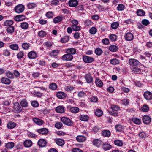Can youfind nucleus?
<instances>
[{"mask_svg": "<svg viewBox=\"0 0 152 152\" xmlns=\"http://www.w3.org/2000/svg\"><path fill=\"white\" fill-rule=\"evenodd\" d=\"M45 15L48 18H53L54 14L52 12L49 11L47 12Z\"/></svg>", "mask_w": 152, "mask_h": 152, "instance_id": "50", "label": "nucleus"}, {"mask_svg": "<svg viewBox=\"0 0 152 152\" xmlns=\"http://www.w3.org/2000/svg\"><path fill=\"white\" fill-rule=\"evenodd\" d=\"M33 144L32 141L29 140H25L23 143L24 146L26 148H29L31 147Z\"/></svg>", "mask_w": 152, "mask_h": 152, "instance_id": "11", "label": "nucleus"}, {"mask_svg": "<svg viewBox=\"0 0 152 152\" xmlns=\"http://www.w3.org/2000/svg\"><path fill=\"white\" fill-rule=\"evenodd\" d=\"M1 81L2 83L9 85L11 83L10 80L8 78L3 77L1 79Z\"/></svg>", "mask_w": 152, "mask_h": 152, "instance_id": "14", "label": "nucleus"}, {"mask_svg": "<svg viewBox=\"0 0 152 152\" xmlns=\"http://www.w3.org/2000/svg\"><path fill=\"white\" fill-rule=\"evenodd\" d=\"M47 142L44 139H40L38 142V145L41 147H44L46 145Z\"/></svg>", "mask_w": 152, "mask_h": 152, "instance_id": "16", "label": "nucleus"}, {"mask_svg": "<svg viewBox=\"0 0 152 152\" xmlns=\"http://www.w3.org/2000/svg\"><path fill=\"white\" fill-rule=\"evenodd\" d=\"M114 144L118 146H121L123 145V142L121 141L118 140H116L114 141Z\"/></svg>", "mask_w": 152, "mask_h": 152, "instance_id": "45", "label": "nucleus"}, {"mask_svg": "<svg viewBox=\"0 0 152 152\" xmlns=\"http://www.w3.org/2000/svg\"><path fill=\"white\" fill-rule=\"evenodd\" d=\"M102 52V50L100 48H98L96 49V54L98 56L101 55Z\"/></svg>", "mask_w": 152, "mask_h": 152, "instance_id": "64", "label": "nucleus"}, {"mask_svg": "<svg viewBox=\"0 0 152 152\" xmlns=\"http://www.w3.org/2000/svg\"><path fill=\"white\" fill-rule=\"evenodd\" d=\"M61 121L65 125L71 126L73 124V122L67 117H64L61 118Z\"/></svg>", "mask_w": 152, "mask_h": 152, "instance_id": "1", "label": "nucleus"}, {"mask_svg": "<svg viewBox=\"0 0 152 152\" xmlns=\"http://www.w3.org/2000/svg\"><path fill=\"white\" fill-rule=\"evenodd\" d=\"M65 51L66 53L71 54L72 55L75 54L76 52V50L74 48L66 49H65Z\"/></svg>", "mask_w": 152, "mask_h": 152, "instance_id": "18", "label": "nucleus"}, {"mask_svg": "<svg viewBox=\"0 0 152 152\" xmlns=\"http://www.w3.org/2000/svg\"><path fill=\"white\" fill-rule=\"evenodd\" d=\"M33 121L36 124L39 125H42L44 123L42 120L36 118H33Z\"/></svg>", "mask_w": 152, "mask_h": 152, "instance_id": "25", "label": "nucleus"}, {"mask_svg": "<svg viewBox=\"0 0 152 152\" xmlns=\"http://www.w3.org/2000/svg\"><path fill=\"white\" fill-rule=\"evenodd\" d=\"M44 44L46 47L49 48L52 45L53 43L51 42L47 41L45 42Z\"/></svg>", "mask_w": 152, "mask_h": 152, "instance_id": "63", "label": "nucleus"}, {"mask_svg": "<svg viewBox=\"0 0 152 152\" xmlns=\"http://www.w3.org/2000/svg\"><path fill=\"white\" fill-rule=\"evenodd\" d=\"M74 88L73 86H68L64 88V90L66 91L69 92L72 91Z\"/></svg>", "mask_w": 152, "mask_h": 152, "instance_id": "56", "label": "nucleus"}, {"mask_svg": "<svg viewBox=\"0 0 152 152\" xmlns=\"http://www.w3.org/2000/svg\"><path fill=\"white\" fill-rule=\"evenodd\" d=\"M77 141L79 142H84L86 140V137L83 135H78L76 137Z\"/></svg>", "mask_w": 152, "mask_h": 152, "instance_id": "20", "label": "nucleus"}, {"mask_svg": "<svg viewBox=\"0 0 152 152\" xmlns=\"http://www.w3.org/2000/svg\"><path fill=\"white\" fill-rule=\"evenodd\" d=\"M144 97L148 100H150L152 98V93L149 91H146L144 94Z\"/></svg>", "mask_w": 152, "mask_h": 152, "instance_id": "15", "label": "nucleus"}, {"mask_svg": "<svg viewBox=\"0 0 152 152\" xmlns=\"http://www.w3.org/2000/svg\"><path fill=\"white\" fill-rule=\"evenodd\" d=\"M24 53L23 51H20L18 53L17 55V58L18 59H21L23 56Z\"/></svg>", "mask_w": 152, "mask_h": 152, "instance_id": "61", "label": "nucleus"}, {"mask_svg": "<svg viewBox=\"0 0 152 152\" xmlns=\"http://www.w3.org/2000/svg\"><path fill=\"white\" fill-rule=\"evenodd\" d=\"M102 135L105 137H109L111 135L110 131L107 130H104L102 132Z\"/></svg>", "mask_w": 152, "mask_h": 152, "instance_id": "22", "label": "nucleus"}, {"mask_svg": "<svg viewBox=\"0 0 152 152\" xmlns=\"http://www.w3.org/2000/svg\"><path fill=\"white\" fill-rule=\"evenodd\" d=\"M28 56L30 59H35L38 56L37 53L34 51H31L28 54Z\"/></svg>", "mask_w": 152, "mask_h": 152, "instance_id": "10", "label": "nucleus"}, {"mask_svg": "<svg viewBox=\"0 0 152 152\" xmlns=\"http://www.w3.org/2000/svg\"><path fill=\"white\" fill-rule=\"evenodd\" d=\"M85 78L87 82L88 83H91L93 80V78L90 75L87 74L85 76Z\"/></svg>", "mask_w": 152, "mask_h": 152, "instance_id": "37", "label": "nucleus"}, {"mask_svg": "<svg viewBox=\"0 0 152 152\" xmlns=\"http://www.w3.org/2000/svg\"><path fill=\"white\" fill-rule=\"evenodd\" d=\"M62 124L61 122H57L55 124V126L56 128L59 129L62 127Z\"/></svg>", "mask_w": 152, "mask_h": 152, "instance_id": "60", "label": "nucleus"}, {"mask_svg": "<svg viewBox=\"0 0 152 152\" xmlns=\"http://www.w3.org/2000/svg\"><path fill=\"white\" fill-rule=\"evenodd\" d=\"M37 131L39 134L42 135L47 134L48 132V129L45 128L38 129L37 130Z\"/></svg>", "mask_w": 152, "mask_h": 152, "instance_id": "8", "label": "nucleus"}, {"mask_svg": "<svg viewBox=\"0 0 152 152\" xmlns=\"http://www.w3.org/2000/svg\"><path fill=\"white\" fill-rule=\"evenodd\" d=\"M7 127L9 129H12L14 128L16 126V124L15 123L13 122H10L8 123L7 124Z\"/></svg>", "mask_w": 152, "mask_h": 152, "instance_id": "30", "label": "nucleus"}, {"mask_svg": "<svg viewBox=\"0 0 152 152\" xmlns=\"http://www.w3.org/2000/svg\"><path fill=\"white\" fill-rule=\"evenodd\" d=\"M112 109L115 111H118L120 110V107L115 105H113L111 106Z\"/></svg>", "mask_w": 152, "mask_h": 152, "instance_id": "59", "label": "nucleus"}, {"mask_svg": "<svg viewBox=\"0 0 152 152\" xmlns=\"http://www.w3.org/2000/svg\"><path fill=\"white\" fill-rule=\"evenodd\" d=\"M15 30V28L13 26H10L8 27L6 29V31L8 34H12L13 33Z\"/></svg>", "mask_w": 152, "mask_h": 152, "instance_id": "32", "label": "nucleus"}, {"mask_svg": "<svg viewBox=\"0 0 152 152\" xmlns=\"http://www.w3.org/2000/svg\"><path fill=\"white\" fill-rule=\"evenodd\" d=\"M124 38L126 41H130L133 39L134 36L132 33L129 32L126 34Z\"/></svg>", "mask_w": 152, "mask_h": 152, "instance_id": "7", "label": "nucleus"}, {"mask_svg": "<svg viewBox=\"0 0 152 152\" xmlns=\"http://www.w3.org/2000/svg\"><path fill=\"white\" fill-rule=\"evenodd\" d=\"M10 48L14 50H17L19 48L18 45L16 44H12L9 46Z\"/></svg>", "mask_w": 152, "mask_h": 152, "instance_id": "31", "label": "nucleus"}, {"mask_svg": "<svg viewBox=\"0 0 152 152\" xmlns=\"http://www.w3.org/2000/svg\"><path fill=\"white\" fill-rule=\"evenodd\" d=\"M34 84L36 86L35 88H39L40 86H42L43 85V83L42 81H35L34 83Z\"/></svg>", "mask_w": 152, "mask_h": 152, "instance_id": "46", "label": "nucleus"}, {"mask_svg": "<svg viewBox=\"0 0 152 152\" xmlns=\"http://www.w3.org/2000/svg\"><path fill=\"white\" fill-rule=\"evenodd\" d=\"M3 54L5 56H8L10 55V50L6 49L3 50Z\"/></svg>", "mask_w": 152, "mask_h": 152, "instance_id": "55", "label": "nucleus"}, {"mask_svg": "<svg viewBox=\"0 0 152 152\" xmlns=\"http://www.w3.org/2000/svg\"><path fill=\"white\" fill-rule=\"evenodd\" d=\"M32 94L34 96L38 97H40L43 95L42 93L39 91H34L32 92Z\"/></svg>", "mask_w": 152, "mask_h": 152, "instance_id": "33", "label": "nucleus"}, {"mask_svg": "<svg viewBox=\"0 0 152 152\" xmlns=\"http://www.w3.org/2000/svg\"><path fill=\"white\" fill-rule=\"evenodd\" d=\"M88 116L86 115H82L79 116L80 119L83 121H86L89 119Z\"/></svg>", "mask_w": 152, "mask_h": 152, "instance_id": "27", "label": "nucleus"}, {"mask_svg": "<svg viewBox=\"0 0 152 152\" xmlns=\"http://www.w3.org/2000/svg\"><path fill=\"white\" fill-rule=\"evenodd\" d=\"M72 27L73 30L74 31H78L80 29V27L77 25H72Z\"/></svg>", "mask_w": 152, "mask_h": 152, "instance_id": "62", "label": "nucleus"}, {"mask_svg": "<svg viewBox=\"0 0 152 152\" xmlns=\"http://www.w3.org/2000/svg\"><path fill=\"white\" fill-rule=\"evenodd\" d=\"M141 110L144 112H147L149 110L148 106L146 104H144L141 108Z\"/></svg>", "mask_w": 152, "mask_h": 152, "instance_id": "49", "label": "nucleus"}, {"mask_svg": "<svg viewBox=\"0 0 152 152\" xmlns=\"http://www.w3.org/2000/svg\"><path fill=\"white\" fill-rule=\"evenodd\" d=\"M115 127L116 130V131L119 132H121L122 131V129H123L122 126L120 124L116 125L115 126Z\"/></svg>", "mask_w": 152, "mask_h": 152, "instance_id": "53", "label": "nucleus"}, {"mask_svg": "<svg viewBox=\"0 0 152 152\" xmlns=\"http://www.w3.org/2000/svg\"><path fill=\"white\" fill-rule=\"evenodd\" d=\"M57 97L61 99H64L67 97V94L64 92L59 91L57 92L56 94Z\"/></svg>", "mask_w": 152, "mask_h": 152, "instance_id": "5", "label": "nucleus"}, {"mask_svg": "<svg viewBox=\"0 0 152 152\" xmlns=\"http://www.w3.org/2000/svg\"><path fill=\"white\" fill-rule=\"evenodd\" d=\"M73 58V56L72 55L67 53L62 56L61 59L64 61H70Z\"/></svg>", "mask_w": 152, "mask_h": 152, "instance_id": "4", "label": "nucleus"}, {"mask_svg": "<svg viewBox=\"0 0 152 152\" xmlns=\"http://www.w3.org/2000/svg\"><path fill=\"white\" fill-rule=\"evenodd\" d=\"M23 48L24 50L28 49L30 47L29 44L27 43H23L22 45Z\"/></svg>", "mask_w": 152, "mask_h": 152, "instance_id": "57", "label": "nucleus"}, {"mask_svg": "<svg viewBox=\"0 0 152 152\" xmlns=\"http://www.w3.org/2000/svg\"><path fill=\"white\" fill-rule=\"evenodd\" d=\"M15 145V143L13 142H8L5 144V147L7 149H12Z\"/></svg>", "mask_w": 152, "mask_h": 152, "instance_id": "24", "label": "nucleus"}, {"mask_svg": "<svg viewBox=\"0 0 152 152\" xmlns=\"http://www.w3.org/2000/svg\"><path fill=\"white\" fill-rule=\"evenodd\" d=\"M22 110V109L19 103L18 102L15 103L13 107V111L15 113H19Z\"/></svg>", "mask_w": 152, "mask_h": 152, "instance_id": "3", "label": "nucleus"}, {"mask_svg": "<svg viewBox=\"0 0 152 152\" xmlns=\"http://www.w3.org/2000/svg\"><path fill=\"white\" fill-rule=\"evenodd\" d=\"M103 144V142L99 139H96V146L99 147Z\"/></svg>", "mask_w": 152, "mask_h": 152, "instance_id": "43", "label": "nucleus"}, {"mask_svg": "<svg viewBox=\"0 0 152 152\" xmlns=\"http://www.w3.org/2000/svg\"><path fill=\"white\" fill-rule=\"evenodd\" d=\"M130 65L132 66H137L139 63V61L137 60L134 59H130L129 60Z\"/></svg>", "mask_w": 152, "mask_h": 152, "instance_id": "12", "label": "nucleus"}, {"mask_svg": "<svg viewBox=\"0 0 152 152\" xmlns=\"http://www.w3.org/2000/svg\"><path fill=\"white\" fill-rule=\"evenodd\" d=\"M24 9L25 7L24 5L19 4L15 6L14 10L16 13H20L24 11Z\"/></svg>", "mask_w": 152, "mask_h": 152, "instance_id": "2", "label": "nucleus"}, {"mask_svg": "<svg viewBox=\"0 0 152 152\" xmlns=\"http://www.w3.org/2000/svg\"><path fill=\"white\" fill-rule=\"evenodd\" d=\"M110 50L113 52H115L118 51V46L115 45H111L109 47Z\"/></svg>", "mask_w": 152, "mask_h": 152, "instance_id": "28", "label": "nucleus"}, {"mask_svg": "<svg viewBox=\"0 0 152 152\" xmlns=\"http://www.w3.org/2000/svg\"><path fill=\"white\" fill-rule=\"evenodd\" d=\"M59 53V51L58 50H53L50 53L49 55L50 56L54 57L57 56Z\"/></svg>", "mask_w": 152, "mask_h": 152, "instance_id": "26", "label": "nucleus"}, {"mask_svg": "<svg viewBox=\"0 0 152 152\" xmlns=\"http://www.w3.org/2000/svg\"><path fill=\"white\" fill-rule=\"evenodd\" d=\"M36 4L34 3H30L27 4L28 8L29 9H32L36 7Z\"/></svg>", "mask_w": 152, "mask_h": 152, "instance_id": "41", "label": "nucleus"}, {"mask_svg": "<svg viewBox=\"0 0 152 152\" xmlns=\"http://www.w3.org/2000/svg\"><path fill=\"white\" fill-rule=\"evenodd\" d=\"M55 111L57 113H62L64 112V109L63 106H59L56 108Z\"/></svg>", "mask_w": 152, "mask_h": 152, "instance_id": "23", "label": "nucleus"}, {"mask_svg": "<svg viewBox=\"0 0 152 152\" xmlns=\"http://www.w3.org/2000/svg\"><path fill=\"white\" fill-rule=\"evenodd\" d=\"M55 142L58 145L60 146H62L64 144V140L60 138H57L55 139Z\"/></svg>", "mask_w": 152, "mask_h": 152, "instance_id": "17", "label": "nucleus"}, {"mask_svg": "<svg viewBox=\"0 0 152 152\" xmlns=\"http://www.w3.org/2000/svg\"><path fill=\"white\" fill-rule=\"evenodd\" d=\"M145 13V12L142 10H138L137 11V14L138 16H143Z\"/></svg>", "mask_w": 152, "mask_h": 152, "instance_id": "51", "label": "nucleus"}, {"mask_svg": "<svg viewBox=\"0 0 152 152\" xmlns=\"http://www.w3.org/2000/svg\"><path fill=\"white\" fill-rule=\"evenodd\" d=\"M20 104L22 107H26L28 106V103L26 99H23L20 102Z\"/></svg>", "mask_w": 152, "mask_h": 152, "instance_id": "19", "label": "nucleus"}, {"mask_svg": "<svg viewBox=\"0 0 152 152\" xmlns=\"http://www.w3.org/2000/svg\"><path fill=\"white\" fill-rule=\"evenodd\" d=\"M102 147L105 151H107L110 149L112 148V146L109 144L104 143H103Z\"/></svg>", "mask_w": 152, "mask_h": 152, "instance_id": "21", "label": "nucleus"}, {"mask_svg": "<svg viewBox=\"0 0 152 152\" xmlns=\"http://www.w3.org/2000/svg\"><path fill=\"white\" fill-rule=\"evenodd\" d=\"M79 109L76 107H72L70 108V111L72 113H76L79 112Z\"/></svg>", "mask_w": 152, "mask_h": 152, "instance_id": "36", "label": "nucleus"}, {"mask_svg": "<svg viewBox=\"0 0 152 152\" xmlns=\"http://www.w3.org/2000/svg\"><path fill=\"white\" fill-rule=\"evenodd\" d=\"M119 26V23L117 22L113 23L111 25V27L113 29L117 28Z\"/></svg>", "mask_w": 152, "mask_h": 152, "instance_id": "58", "label": "nucleus"}, {"mask_svg": "<svg viewBox=\"0 0 152 152\" xmlns=\"http://www.w3.org/2000/svg\"><path fill=\"white\" fill-rule=\"evenodd\" d=\"M103 114V111L100 109H97L96 110V115L98 117H101Z\"/></svg>", "mask_w": 152, "mask_h": 152, "instance_id": "34", "label": "nucleus"}, {"mask_svg": "<svg viewBox=\"0 0 152 152\" xmlns=\"http://www.w3.org/2000/svg\"><path fill=\"white\" fill-rule=\"evenodd\" d=\"M83 61L85 63H90L94 61V59L93 58L87 56H83Z\"/></svg>", "mask_w": 152, "mask_h": 152, "instance_id": "6", "label": "nucleus"}, {"mask_svg": "<svg viewBox=\"0 0 152 152\" xmlns=\"http://www.w3.org/2000/svg\"><path fill=\"white\" fill-rule=\"evenodd\" d=\"M5 74L8 78L13 79L14 78L13 74L10 71H8Z\"/></svg>", "mask_w": 152, "mask_h": 152, "instance_id": "40", "label": "nucleus"}, {"mask_svg": "<svg viewBox=\"0 0 152 152\" xmlns=\"http://www.w3.org/2000/svg\"><path fill=\"white\" fill-rule=\"evenodd\" d=\"M132 121L135 124H140L141 123L140 120L138 118H134L132 119Z\"/></svg>", "mask_w": 152, "mask_h": 152, "instance_id": "54", "label": "nucleus"}, {"mask_svg": "<svg viewBox=\"0 0 152 152\" xmlns=\"http://www.w3.org/2000/svg\"><path fill=\"white\" fill-rule=\"evenodd\" d=\"M110 63L113 65H116L119 64V60L116 58L112 59L110 61Z\"/></svg>", "mask_w": 152, "mask_h": 152, "instance_id": "48", "label": "nucleus"}, {"mask_svg": "<svg viewBox=\"0 0 152 152\" xmlns=\"http://www.w3.org/2000/svg\"><path fill=\"white\" fill-rule=\"evenodd\" d=\"M78 2L77 0H70L68 2L69 6L72 7H75L77 6Z\"/></svg>", "mask_w": 152, "mask_h": 152, "instance_id": "13", "label": "nucleus"}, {"mask_svg": "<svg viewBox=\"0 0 152 152\" xmlns=\"http://www.w3.org/2000/svg\"><path fill=\"white\" fill-rule=\"evenodd\" d=\"M47 35L46 32L43 30H41L38 32V35L39 37L43 38L45 37Z\"/></svg>", "mask_w": 152, "mask_h": 152, "instance_id": "35", "label": "nucleus"}, {"mask_svg": "<svg viewBox=\"0 0 152 152\" xmlns=\"http://www.w3.org/2000/svg\"><path fill=\"white\" fill-rule=\"evenodd\" d=\"M58 88L57 84L54 83H50L49 86V88L52 90H55Z\"/></svg>", "mask_w": 152, "mask_h": 152, "instance_id": "29", "label": "nucleus"}, {"mask_svg": "<svg viewBox=\"0 0 152 152\" xmlns=\"http://www.w3.org/2000/svg\"><path fill=\"white\" fill-rule=\"evenodd\" d=\"M13 23V21L11 20H7L4 23L5 26H8L12 25Z\"/></svg>", "mask_w": 152, "mask_h": 152, "instance_id": "38", "label": "nucleus"}, {"mask_svg": "<svg viewBox=\"0 0 152 152\" xmlns=\"http://www.w3.org/2000/svg\"><path fill=\"white\" fill-rule=\"evenodd\" d=\"M96 84L97 86L99 87H102L103 86L102 82L99 79H96Z\"/></svg>", "mask_w": 152, "mask_h": 152, "instance_id": "39", "label": "nucleus"}, {"mask_svg": "<svg viewBox=\"0 0 152 152\" xmlns=\"http://www.w3.org/2000/svg\"><path fill=\"white\" fill-rule=\"evenodd\" d=\"M109 37L111 41H115L117 40V37L115 34H111L109 35Z\"/></svg>", "mask_w": 152, "mask_h": 152, "instance_id": "42", "label": "nucleus"}, {"mask_svg": "<svg viewBox=\"0 0 152 152\" xmlns=\"http://www.w3.org/2000/svg\"><path fill=\"white\" fill-rule=\"evenodd\" d=\"M69 40V37L68 36H65L63 37L60 41L62 43H65L68 42Z\"/></svg>", "mask_w": 152, "mask_h": 152, "instance_id": "47", "label": "nucleus"}, {"mask_svg": "<svg viewBox=\"0 0 152 152\" xmlns=\"http://www.w3.org/2000/svg\"><path fill=\"white\" fill-rule=\"evenodd\" d=\"M142 120L143 122L146 124H149L151 121V118L148 115H147L143 116L142 118Z\"/></svg>", "mask_w": 152, "mask_h": 152, "instance_id": "9", "label": "nucleus"}, {"mask_svg": "<svg viewBox=\"0 0 152 152\" xmlns=\"http://www.w3.org/2000/svg\"><path fill=\"white\" fill-rule=\"evenodd\" d=\"M125 7V6L123 4H119L117 7V10L119 11H121L124 10Z\"/></svg>", "mask_w": 152, "mask_h": 152, "instance_id": "52", "label": "nucleus"}, {"mask_svg": "<svg viewBox=\"0 0 152 152\" xmlns=\"http://www.w3.org/2000/svg\"><path fill=\"white\" fill-rule=\"evenodd\" d=\"M20 26L23 29H26L28 28V24L26 22H23L21 23Z\"/></svg>", "mask_w": 152, "mask_h": 152, "instance_id": "44", "label": "nucleus"}]
</instances>
